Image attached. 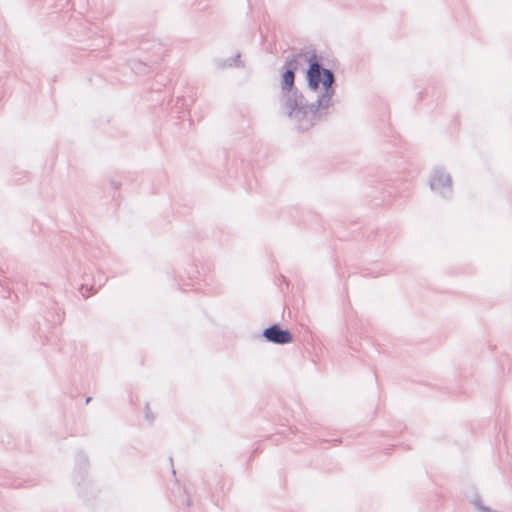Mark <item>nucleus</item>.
<instances>
[{
    "instance_id": "obj_2",
    "label": "nucleus",
    "mask_w": 512,
    "mask_h": 512,
    "mask_svg": "<svg viewBox=\"0 0 512 512\" xmlns=\"http://www.w3.org/2000/svg\"><path fill=\"white\" fill-rule=\"evenodd\" d=\"M306 78L309 90L317 94L316 106L323 111L329 109L333 105L335 95L334 73L323 68L318 61H313L307 70Z\"/></svg>"
},
{
    "instance_id": "obj_5",
    "label": "nucleus",
    "mask_w": 512,
    "mask_h": 512,
    "mask_svg": "<svg viewBox=\"0 0 512 512\" xmlns=\"http://www.w3.org/2000/svg\"><path fill=\"white\" fill-rule=\"evenodd\" d=\"M263 336L267 341L276 344H288L292 342V335L288 330L281 329L277 325H273L264 330Z\"/></svg>"
},
{
    "instance_id": "obj_3",
    "label": "nucleus",
    "mask_w": 512,
    "mask_h": 512,
    "mask_svg": "<svg viewBox=\"0 0 512 512\" xmlns=\"http://www.w3.org/2000/svg\"><path fill=\"white\" fill-rule=\"evenodd\" d=\"M430 189L443 198H448L452 194V177L450 173L442 166L432 168L429 174Z\"/></svg>"
},
{
    "instance_id": "obj_1",
    "label": "nucleus",
    "mask_w": 512,
    "mask_h": 512,
    "mask_svg": "<svg viewBox=\"0 0 512 512\" xmlns=\"http://www.w3.org/2000/svg\"><path fill=\"white\" fill-rule=\"evenodd\" d=\"M278 104L282 114L300 130L312 127L320 118V112L323 111L316 106L315 102L307 104L298 90L279 93Z\"/></svg>"
},
{
    "instance_id": "obj_4",
    "label": "nucleus",
    "mask_w": 512,
    "mask_h": 512,
    "mask_svg": "<svg viewBox=\"0 0 512 512\" xmlns=\"http://www.w3.org/2000/svg\"><path fill=\"white\" fill-rule=\"evenodd\" d=\"M285 71L281 74L279 79V93L297 90L295 87V69L297 63L295 60L287 61L285 64Z\"/></svg>"
},
{
    "instance_id": "obj_7",
    "label": "nucleus",
    "mask_w": 512,
    "mask_h": 512,
    "mask_svg": "<svg viewBox=\"0 0 512 512\" xmlns=\"http://www.w3.org/2000/svg\"><path fill=\"white\" fill-rule=\"evenodd\" d=\"M145 418L148 420V421H152L154 419V416L150 410V408L148 406H146L145 408Z\"/></svg>"
},
{
    "instance_id": "obj_6",
    "label": "nucleus",
    "mask_w": 512,
    "mask_h": 512,
    "mask_svg": "<svg viewBox=\"0 0 512 512\" xmlns=\"http://www.w3.org/2000/svg\"><path fill=\"white\" fill-rule=\"evenodd\" d=\"M240 54H237L236 56L234 57H231V58H228L224 65L226 66H242V62L240 60Z\"/></svg>"
}]
</instances>
